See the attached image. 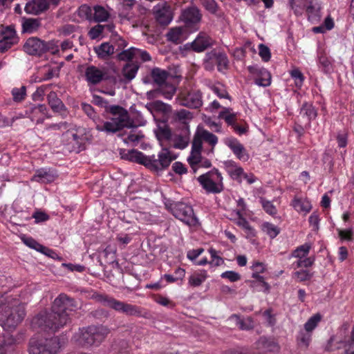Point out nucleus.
<instances>
[{"instance_id":"nucleus-1","label":"nucleus","mask_w":354,"mask_h":354,"mask_svg":"<svg viewBox=\"0 0 354 354\" xmlns=\"http://www.w3.org/2000/svg\"><path fill=\"white\" fill-rule=\"evenodd\" d=\"M77 308V303L65 294H60L53 301L50 312L42 311L32 318L31 326L48 333H55L71 320L69 313Z\"/></svg>"},{"instance_id":"nucleus-2","label":"nucleus","mask_w":354,"mask_h":354,"mask_svg":"<svg viewBox=\"0 0 354 354\" xmlns=\"http://www.w3.org/2000/svg\"><path fill=\"white\" fill-rule=\"evenodd\" d=\"M120 154L122 159L143 165L150 170L155 171L165 169L174 160L171 156V152L167 148H163L157 158L154 155L145 156L142 152L136 149H131Z\"/></svg>"},{"instance_id":"nucleus-3","label":"nucleus","mask_w":354,"mask_h":354,"mask_svg":"<svg viewBox=\"0 0 354 354\" xmlns=\"http://www.w3.org/2000/svg\"><path fill=\"white\" fill-rule=\"evenodd\" d=\"M110 330L103 325H91L80 328L73 337L74 342L82 347L98 346L107 337Z\"/></svg>"},{"instance_id":"nucleus-4","label":"nucleus","mask_w":354,"mask_h":354,"mask_svg":"<svg viewBox=\"0 0 354 354\" xmlns=\"http://www.w3.org/2000/svg\"><path fill=\"white\" fill-rule=\"evenodd\" d=\"M118 113L111 114L113 117L111 121H101L99 120L96 123L95 129L98 131H104L107 133H115L124 128H134L137 126L130 119L129 114L127 109L122 108Z\"/></svg>"},{"instance_id":"nucleus-5","label":"nucleus","mask_w":354,"mask_h":354,"mask_svg":"<svg viewBox=\"0 0 354 354\" xmlns=\"http://www.w3.org/2000/svg\"><path fill=\"white\" fill-rule=\"evenodd\" d=\"M23 50L28 55L36 57H41L48 52L52 55H57L59 52L56 41H45L37 37L28 38L23 45Z\"/></svg>"},{"instance_id":"nucleus-6","label":"nucleus","mask_w":354,"mask_h":354,"mask_svg":"<svg viewBox=\"0 0 354 354\" xmlns=\"http://www.w3.org/2000/svg\"><path fill=\"white\" fill-rule=\"evenodd\" d=\"M92 297L102 305L111 308L118 312L129 316H140L142 311L140 307L115 299L107 295L95 292Z\"/></svg>"},{"instance_id":"nucleus-7","label":"nucleus","mask_w":354,"mask_h":354,"mask_svg":"<svg viewBox=\"0 0 354 354\" xmlns=\"http://www.w3.org/2000/svg\"><path fill=\"white\" fill-rule=\"evenodd\" d=\"M5 299L4 305L1 309L5 310V317L0 320V324L6 330H12L21 322L26 315L24 306L17 304L18 301H15L12 306H6Z\"/></svg>"},{"instance_id":"nucleus-8","label":"nucleus","mask_w":354,"mask_h":354,"mask_svg":"<svg viewBox=\"0 0 354 354\" xmlns=\"http://www.w3.org/2000/svg\"><path fill=\"white\" fill-rule=\"evenodd\" d=\"M61 347L59 338L53 337L49 339L32 337L29 341V354H56Z\"/></svg>"},{"instance_id":"nucleus-9","label":"nucleus","mask_w":354,"mask_h":354,"mask_svg":"<svg viewBox=\"0 0 354 354\" xmlns=\"http://www.w3.org/2000/svg\"><path fill=\"white\" fill-rule=\"evenodd\" d=\"M197 180L207 194H219L224 189L223 176L216 168L201 175Z\"/></svg>"},{"instance_id":"nucleus-10","label":"nucleus","mask_w":354,"mask_h":354,"mask_svg":"<svg viewBox=\"0 0 354 354\" xmlns=\"http://www.w3.org/2000/svg\"><path fill=\"white\" fill-rule=\"evenodd\" d=\"M215 66L219 72H223L229 67V59L226 53L220 48H214L205 54L203 59V67L205 70L212 71Z\"/></svg>"},{"instance_id":"nucleus-11","label":"nucleus","mask_w":354,"mask_h":354,"mask_svg":"<svg viewBox=\"0 0 354 354\" xmlns=\"http://www.w3.org/2000/svg\"><path fill=\"white\" fill-rule=\"evenodd\" d=\"M165 206L176 218L185 224L194 226L198 223L191 206L181 202L165 203Z\"/></svg>"},{"instance_id":"nucleus-12","label":"nucleus","mask_w":354,"mask_h":354,"mask_svg":"<svg viewBox=\"0 0 354 354\" xmlns=\"http://www.w3.org/2000/svg\"><path fill=\"white\" fill-rule=\"evenodd\" d=\"M26 116L36 124H43L45 118H50L47 106L45 104H32L26 106L25 111Z\"/></svg>"},{"instance_id":"nucleus-13","label":"nucleus","mask_w":354,"mask_h":354,"mask_svg":"<svg viewBox=\"0 0 354 354\" xmlns=\"http://www.w3.org/2000/svg\"><path fill=\"white\" fill-rule=\"evenodd\" d=\"M153 15L156 22L162 27L168 26L173 19L170 5L163 1L153 8Z\"/></svg>"},{"instance_id":"nucleus-14","label":"nucleus","mask_w":354,"mask_h":354,"mask_svg":"<svg viewBox=\"0 0 354 354\" xmlns=\"http://www.w3.org/2000/svg\"><path fill=\"white\" fill-rule=\"evenodd\" d=\"M212 44V39L206 33L201 32L192 42L187 43L184 46L185 49L201 53L211 47Z\"/></svg>"},{"instance_id":"nucleus-15","label":"nucleus","mask_w":354,"mask_h":354,"mask_svg":"<svg viewBox=\"0 0 354 354\" xmlns=\"http://www.w3.org/2000/svg\"><path fill=\"white\" fill-rule=\"evenodd\" d=\"M84 75L88 84L92 85H97L102 81L108 80L106 68H99L93 65L86 68Z\"/></svg>"},{"instance_id":"nucleus-16","label":"nucleus","mask_w":354,"mask_h":354,"mask_svg":"<svg viewBox=\"0 0 354 354\" xmlns=\"http://www.w3.org/2000/svg\"><path fill=\"white\" fill-rule=\"evenodd\" d=\"M248 71L256 75L255 83L261 86H268L271 83V75L268 71L258 65L249 66Z\"/></svg>"},{"instance_id":"nucleus-17","label":"nucleus","mask_w":354,"mask_h":354,"mask_svg":"<svg viewBox=\"0 0 354 354\" xmlns=\"http://www.w3.org/2000/svg\"><path fill=\"white\" fill-rule=\"evenodd\" d=\"M180 19L187 27L191 28L201 21V14L196 7H189L182 12Z\"/></svg>"},{"instance_id":"nucleus-18","label":"nucleus","mask_w":354,"mask_h":354,"mask_svg":"<svg viewBox=\"0 0 354 354\" xmlns=\"http://www.w3.org/2000/svg\"><path fill=\"white\" fill-rule=\"evenodd\" d=\"M225 144L232 151L234 154L241 160H248L249 156L244 146L235 138H227Z\"/></svg>"},{"instance_id":"nucleus-19","label":"nucleus","mask_w":354,"mask_h":354,"mask_svg":"<svg viewBox=\"0 0 354 354\" xmlns=\"http://www.w3.org/2000/svg\"><path fill=\"white\" fill-rule=\"evenodd\" d=\"M49 8L48 0H31L28 1L24 8L26 13L37 15Z\"/></svg>"},{"instance_id":"nucleus-20","label":"nucleus","mask_w":354,"mask_h":354,"mask_svg":"<svg viewBox=\"0 0 354 354\" xmlns=\"http://www.w3.org/2000/svg\"><path fill=\"white\" fill-rule=\"evenodd\" d=\"M202 104V94L198 91L189 93L180 102V105L191 109H198Z\"/></svg>"},{"instance_id":"nucleus-21","label":"nucleus","mask_w":354,"mask_h":354,"mask_svg":"<svg viewBox=\"0 0 354 354\" xmlns=\"http://www.w3.org/2000/svg\"><path fill=\"white\" fill-rule=\"evenodd\" d=\"M255 348L264 352H275L279 350V344L272 339L261 337L254 344Z\"/></svg>"},{"instance_id":"nucleus-22","label":"nucleus","mask_w":354,"mask_h":354,"mask_svg":"<svg viewBox=\"0 0 354 354\" xmlns=\"http://www.w3.org/2000/svg\"><path fill=\"white\" fill-rule=\"evenodd\" d=\"M15 339L8 333L0 334V354H10L15 351Z\"/></svg>"},{"instance_id":"nucleus-23","label":"nucleus","mask_w":354,"mask_h":354,"mask_svg":"<svg viewBox=\"0 0 354 354\" xmlns=\"http://www.w3.org/2000/svg\"><path fill=\"white\" fill-rule=\"evenodd\" d=\"M140 68V66L136 62H128L124 65L122 68V74L124 80L122 81L125 83H129L133 80Z\"/></svg>"},{"instance_id":"nucleus-24","label":"nucleus","mask_w":354,"mask_h":354,"mask_svg":"<svg viewBox=\"0 0 354 354\" xmlns=\"http://www.w3.org/2000/svg\"><path fill=\"white\" fill-rule=\"evenodd\" d=\"M299 115L302 118H306L307 124L310 126L311 121L317 118V111L313 104L306 102L300 108Z\"/></svg>"},{"instance_id":"nucleus-25","label":"nucleus","mask_w":354,"mask_h":354,"mask_svg":"<svg viewBox=\"0 0 354 354\" xmlns=\"http://www.w3.org/2000/svg\"><path fill=\"white\" fill-rule=\"evenodd\" d=\"M93 50L99 59H106L113 55L115 47L109 42H103L100 45L94 47Z\"/></svg>"},{"instance_id":"nucleus-26","label":"nucleus","mask_w":354,"mask_h":354,"mask_svg":"<svg viewBox=\"0 0 354 354\" xmlns=\"http://www.w3.org/2000/svg\"><path fill=\"white\" fill-rule=\"evenodd\" d=\"M93 103L100 107H103L106 113L110 114L118 113V111H122V106L120 105H109V102L104 97L94 95Z\"/></svg>"},{"instance_id":"nucleus-27","label":"nucleus","mask_w":354,"mask_h":354,"mask_svg":"<svg viewBox=\"0 0 354 354\" xmlns=\"http://www.w3.org/2000/svg\"><path fill=\"white\" fill-rule=\"evenodd\" d=\"M47 100L51 109L56 113L66 110V106L62 101L57 97L55 91H50L47 95Z\"/></svg>"},{"instance_id":"nucleus-28","label":"nucleus","mask_w":354,"mask_h":354,"mask_svg":"<svg viewBox=\"0 0 354 354\" xmlns=\"http://www.w3.org/2000/svg\"><path fill=\"white\" fill-rule=\"evenodd\" d=\"M169 73L160 68H153L151 71V77L155 84L158 86L163 85L167 82V80L169 77Z\"/></svg>"},{"instance_id":"nucleus-29","label":"nucleus","mask_w":354,"mask_h":354,"mask_svg":"<svg viewBox=\"0 0 354 354\" xmlns=\"http://www.w3.org/2000/svg\"><path fill=\"white\" fill-rule=\"evenodd\" d=\"M184 29L182 27H174L169 29L166 34L167 40L174 44H180L183 38Z\"/></svg>"},{"instance_id":"nucleus-30","label":"nucleus","mask_w":354,"mask_h":354,"mask_svg":"<svg viewBox=\"0 0 354 354\" xmlns=\"http://www.w3.org/2000/svg\"><path fill=\"white\" fill-rule=\"evenodd\" d=\"M147 108L152 111H155L159 113H162L165 115L169 114L171 113V106L160 100H156L151 103L147 104Z\"/></svg>"},{"instance_id":"nucleus-31","label":"nucleus","mask_w":354,"mask_h":354,"mask_svg":"<svg viewBox=\"0 0 354 354\" xmlns=\"http://www.w3.org/2000/svg\"><path fill=\"white\" fill-rule=\"evenodd\" d=\"M40 26L41 21L39 19H25L22 22V32L32 33L37 31Z\"/></svg>"},{"instance_id":"nucleus-32","label":"nucleus","mask_w":354,"mask_h":354,"mask_svg":"<svg viewBox=\"0 0 354 354\" xmlns=\"http://www.w3.org/2000/svg\"><path fill=\"white\" fill-rule=\"evenodd\" d=\"M31 180L39 183H48L55 180V176L50 171L41 169L36 171Z\"/></svg>"},{"instance_id":"nucleus-33","label":"nucleus","mask_w":354,"mask_h":354,"mask_svg":"<svg viewBox=\"0 0 354 354\" xmlns=\"http://www.w3.org/2000/svg\"><path fill=\"white\" fill-rule=\"evenodd\" d=\"M1 39L8 41L12 43L17 44L19 41V38L17 36V32L15 28L12 26H6L1 30Z\"/></svg>"},{"instance_id":"nucleus-34","label":"nucleus","mask_w":354,"mask_h":354,"mask_svg":"<svg viewBox=\"0 0 354 354\" xmlns=\"http://www.w3.org/2000/svg\"><path fill=\"white\" fill-rule=\"evenodd\" d=\"M158 140L160 142L168 141L171 138V131L169 126L166 124H163L162 126L158 125V128L154 131Z\"/></svg>"},{"instance_id":"nucleus-35","label":"nucleus","mask_w":354,"mask_h":354,"mask_svg":"<svg viewBox=\"0 0 354 354\" xmlns=\"http://www.w3.org/2000/svg\"><path fill=\"white\" fill-rule=\"evenodd\" d=\"M227 172L230 177L235 180L241 182L240 178L244 174L243 169L238 166L234 161H230L227 166Z\"/></svg>"},{"instance_id":"nucleus-36","label":"nucleus","mask_w":354,"mask_h":354,"mask_svg":"<svg viewBox=\"0 0 354 354\" xmlns=\"http://www.w3.org/2000/svg\"><path fill=\"white\" fill-rule=\"evenodd\" d=\"M93 11V19L95 22L106 21L110 16L109 12L102 6H95Z\"/></svg>"},{"instance_id":"nucleus-37","label":"nucleus","mask_w":354,"mask_h":354,"mask_svg":"<svg viewBox=\"0 0 354 354\" xmlns=\"http://www.w3.org/2000/svg\"><path fill=\"white\" fill-rule=\"evenodd\" d=\"M318 65L324 73H330L333 71V64L330 59L324 53L318 56Z\"/></svg>"},{"instance_id":"nucleus-38","label":"nucleus","mask_w":354,"mask_h":354,"mask_svg":"<svg viewBox=\"0 0 354 354\" xmlns=\"http://www.w3.org/2000/svg\"><path fill=\"white\" fill-rule=\"evenodd\" d=\"M176 91V87L170 83L166 82L160 86L157 89L158 94L162 95L165 98L170 100L172 98Z\"/></svg>"},{"instance_id":"nucleus-39","label":"nucleus","mask_w":354,"mask_h":354,"mask_svg":"<svg viewBox=\"0 0 354 354\" xmlns=\"http://www.w3.org/2000/svg\"><path fill=\"white\" fill-rule=\"evenodd\" d=\"M292 205L296 211L305 213L309 212L312 208V205L308 201H302L297 198L293 199Z\"/></svg>"},{"instance_id":"nucleus-40","label":"nucleus","mask_w":354,"mask_h":354,"mask_svg":"<svg viewBox=\"0 0 354 354\" xmlns=\"http://www.w3.org/2000/svg\"><path fill=\"white\" fill-rule=\"evenodd\" d=\"M308 5L306 7L305 10L308 17V19L311 21L317 20L319 17V7H317L314 3V0H306Z\"/></svg>"},{"instance_id":"nucleus-41","label":"nucleus","mask_w":354,"mask_h":354,"mask_svg":"<svg viewBox=\"0 0 354 354\" xmlns=\"http://www.w3.org/2000/svg\"><path fill=\"white\" fill-rule=\"evenodd\" d=\"M201 151H195L192 149L191 150L190 155L187 158V162L194 173L197 171L198 165L201 162Z\"/></svg>"},{"instance_id":"nucleus-42","label":"nucleus","mask_w":354,"mask_h":354,"mask_svg":"<svg viewBox=\"0 0 354 354\" xmlns=\"http://www.w3.org/2000/svg\"><path fill=\"white\" fill-rule=\"evenodd\" d=\"M189 142V132L185 131L184 134L178 135L174 143V147L176 149H183L186 148Z\"/></svg>"},{"instance_id":"nucleus-43","label":"nucleus","mask_w":354,"mask_h":354,"mask_svg":"<svg viewBox=\"0 0 354 354\" xmlns=\"http://www.w3.org/2000/svg\"><path fill=\"white\" fill-rule=\"evenodd\" d=\"M231 318L235 319L236 325L241 330H248L253 328V322L250 317L243 319L237 315H232Z\"/></svg>"},{"instance_id":"nucleus-44","label":"nucleus","mask_w":354,"mask_h":354,"mask_svg":"<svg viewBox=\"0 0 354 354\" xmlns=\"http://www.w3.org/2000/svg\"><path fill=\"white\" fill-rule=\"evenodd\" d=\"M231 111L232 109L230 108H224L223 111L219 113L218 117L224 119L228 125L233 127L236 124L235 121L237 114L236 113H231Z\"/></svg>"},{"instance_id":"nucleus-45","label":"nucleus","mask_w":354,"mask_h":354,"mask_svg":"<svg viewBox=\"0 0 354 354\" xmlns=\"http://www.w3.org/2000/svg\"><path fill=\"white\" fill-rule=\"evenodd\" d=\"M136 52H138V48L131 47L127 50H122L117 55V59L120 61H131L134 57H136Z\"/></svg>"},{"instance_id":"nucleus-46","label":"nucleus","mask_w":354,"mask_h":354,"mask_svg":"<svg viewBox=\"0 0 354 354\" xmlns=\"http://www.w3.org/2000/svg\"><path fill=\"white\" fill-rule=\"evenodd\" d=\"M308 3L306 0H290L289 4L296 15H301Z\"/></svg>"},{"instance_id":"nucleus-47","label":"nucleus","mask_w":354,"mask_h":354,"mask_svg":"<svg viewBox=\"0 0 354 354\" xmlns=\"http://www.w3.org/2000/svg\"><path fill=\"white\" fill-rule=\"evenodd\" d=\"M198 131L201 136V138H202L203 140L208 142L212 147L213 149L218 142L217 136L205 129H202Z\"/></svg>"},{"instance_id":"nucleus-48","label":"nucleus","mask_w":354,"mask_h":354,"mask_svg":"<svg viewBox=\"0 0 354 354\" xmlns=\"http://www.w3.org/2000/svg\"><path fill=\"white\" fill-rule=\"evenodd\" d=\"M297 341L300 347L307 348L311 341V333L305 330H301L297 337Z\"/></svg>"},{"instance_id":"nucleus-49","label":"nucleus","mask_w":354,"mask_h":354,"mask_svg":"<svg viewBox=\"0 0 354 354\" xmlns=\"http://www.w3.org/2000/svg\"><path fill=\"white\" fill-rule=\"evenodd\" d=\"M321 319L322 315L320 314L317 313L313 315L304 324V330L312 333V331L317 327Z\"/></svg>"},{"instance_id":"nucleus-50","label":"nucleus","mask_w":354,"mask_h":354,"mask_svg":"<svg viewBox=\"0 0 354 354\" xmlns=\"http://www.w3.org/2000/svg\"><path fill=\"white\" fill-rule=\"evenodd\" d=\"M262 230L271 239L275 238L280 232V229L278 227L268 222L262 225Z\"/></svg>"},{"instance_id":"nucleus-51","label":"nucleus","mask_w":354,"mask_h":354,"mask_svg":"<svg viewBox=\"0 0 354 354\" xmlns=\"http://www.w3.org/2000/svg\"><path fill=\"white\" fill-rule=\"evenodd\" d=\"M81 107L84 113L86 114L89 118L92 119L96 124L100 119L93 107L86 102H82L81 104Z\"/></svg>"},{"instance_id":"nucleus-52","label":"nucleus","mask_w":354,"mask_h":354,"mask_svg":"<svg viewBox=\"0 0 354 354\" xmlns=\"http://www.w3.org/2000/svg\"><path fill=\"white\" fill-rule=\"evenodd\" d=\"M207 277L205 272L198 274L192 275L189 278V284L193 287L200 286L205 281Z\"/></svg>"},{"instance_id":"nucleus-53","label":"nucleus","mask_w":354,"mask_h":354,"mask_svg":"<svg viewBox=\"0 0 354 354\" xmlns=\"http://www.w3.org/2000/svg\"><path fill=\"white\" fill-rule=\"evenodd\" d=\"M70 127V124L67 122H61L59 123H53L50 124L46 127V131H66V133H68V128Z\"/></svg>"},{"instance_id":"nucleus-54","label":"nucleus","mask_w":354,"mask_h":354,"mask_svg":"<svg viewBox=\"0 0 354 354\" xmlns=\"http://www.w3.org/2000/svg\"><path fill=\"white\" fill-rule=\"evenodd\" d=\"M13 100L16 102H20L25 99L26 95V87L22 86L21 88H14L12 90Z\"/></svg>"},{"instance_id":"nucleus-55","label":"nucleus","mask_w":354,"mask_h":354,"mask_svg":"<svg viewBox=\"0 0 354 354\" xmlns=\"http://www.w3.org/2000/svg\"><path fill=\"white\" fill-rule=\"evenodd\" d=\"M202 6L211 14L215 15L218 11V4L214 0H199Z\"/></svg>"},{"instance_id":"nucleus-56","label":"nucleus","mask_w":354,"mask_h":354,"mask_svg":"<svg viewBox=\"0 0 354 354\" xmlns=\"http://www.w3.org/2000/svg\"><path fill=\"white\" fill-rule=\"evenodd\" d=\"M260 203L265 212L270 215L274 216L277 214V211L276 207L272 204L271 201L266 200L264 198H260Z\"/></svg>"},{"instance_id":"nucleus-57","label":"nucleus","mask_w":354,"mask_h":354,"mask_svg":"<svg viewBox=\"0 0 354 354\" xmlns=\"http://www.w3.org/2000/svg\"><path fill=\"white\" fill-rule=\"evenodd\" d=\"M310 249V245L309 244H304L298 247L296 250L292 252V255L295 257L302 259L306 257Z\"/></svg>"},{"instance_id":"nucleus-58","label":"nucleus","mask_w":354,"mask_h":354,"mask_svg":"<svg viewBox=\"0 0 354 354\" xmlns=\"http://www.w3.org/2000/svg\"><path fill=\"white\" fill-rule=\"evenodd\" d=\"M174 115L176 120L182 122H185V120L192 118V113L186 109H180L174 113Z\"/></svg>"},{"instance_id":"nucleus-59","label":"nucleus","mask_w":354,"mask_h":354,"mask_svg":"<svg viewBox=\"0 0 354 354\" xmlns=\"http://www.w3.org/2000/svg\"><path fill=\"white\" fill-rule=\"evenodd\" d=\"M23 242L29 248H32L38 252L41 251V250H46L45 246L38 243L36 240L32 239V237L24 238Z\"/></svg>"},{"instance_id":"nucleus-60","label":"nucleus","mask_w":354,"mask_h":354,"mask_svg":"<svg viewBox=\"0 0 354 354\" xmlns=\"http://www.w3.org/2000/svg\"><path fill=\"white\" fill-rule=\"evenodd\" d=\"M78 15L88 20L92 19V9L87 5H82L78 9Z\"/></svg>"},{"instance_id":"nucleus-61","label":"nucleus","mask_w":354,"mask_h":354,"mask_svg":"<svg viewBox=\"0 0 354 354\" xmlns=\"http://www.w3.org/2000/svg\"><path fill=\"white\" fill-rule=\"evenodd\" d=\"M209 252L212 258V260L209 262L211 265L214 266H219L224 263V260L217 254L218 252L214 248H210L209 250Z\"/></svg>"},{"instance_id":"nucleus-62","label":"nucleus","mask_w":354,"mask_h":354,"mask_svg":"<svg viewBox=\"0 0 354 354\" xmlns=\"http://www.w3.org/2000/svg\"><path fill=\"white\" fill-rule=\"evenodd\" d=\"M104 30V26L101 24H97L90 29V30L88 32V35L91 39H95L100 36V35L103 32Z\"/></svg>"},{"instance_id":"nucleus-63","label":"nucleus","mask_w":354,"mask_h":354,"mask_svg":"<svg viewBox=\"0 0 354 354\" xmlns=\"http://www.w3.org/2000/svg\"><path fill=\"white\" fill-rule=\"evenodd\" d=\"M259 54L263 61L268 62L271 57V53L270 48L265 44H261L259 45Z\"/></svg>"},{"instance_id":"nucleus-64","label":"nucleus","mask_w":354,"mask_h":354,"mask_svg":"<svg viewBox=\"0 0 354 354\" xmlns=\"http://www.w3.org/2000/svg\"><path fill=\"white\" fill-rule=\"evenodd\" d=\"M345 351H354V326L352 328L351 335L343 342Z\"/></svg>"}]
</instances>
